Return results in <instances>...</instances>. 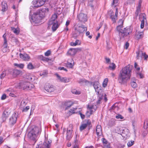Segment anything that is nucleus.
Instances as JSON below:
<instances>
[{"mask_svg":"<svg viewBox=\"0 0 148 148\" xmlns=\"http://www.w3.org/2000/svg\"><path fill=\"white\" fill-rule=\"evenodd\" d=\"M97 108V107L95 105L89 104L87 106L88 110L90 111L93 112H95Z\"/></svg>","mask_w":148,"mask_h":148,"instance_id":"19","label":"nucleus"},{"mask_svg":"<svg viewBox=\"0 0 148 148\" xmlns=\"http://www.w3.org/2000/svg\"><path fill=\"white\" fill-rule=\"evenodd\" d=\"M6 75V71H3L1 75L0 78L1 79L3 78Z\"/></svg>","mask_w":148,"mask_h":148,"instance_id":"47","label":"nucleus"},{"mask_svg":"<svg viewBox=\"0 0 148 148\" xmlns=\"http://www.w3.org/2000/svg\"><path fill=\"white\" fill-rule=\"evenodd\" d=\"M130 133L128 129L123 130L121 135L126 138H128L130 136Z\"/></svg>","mask_w":148,"mask_h":148,"instance_id":"22","label":"nucleus"},{"mask_svg":"<svg viewBox=\"0 0 148 148\" xmlns=\"http://www.w3.org/2000/svg\"><path fill=\"white\" fill-rule=\"evenodd\" d=\"M80 44V41L78 40H77L75 41V42H71V45L72 46H75L77 45H79Z\"/></svg>","mask_w":148,"mask_h":148,"instance_id":"36","label":"nucleus"},{"mask_svg":"<svg viewBox=\"0 0 148 148\" xmlns=\"http://www.w3.org/2000/svg\"><path fill=\"white\" fill-rule=\"evenodd\" d=\"M93 113V112L92 111L88 110V111L86 112V117L88 118L90 117V115H91Z\"/></svg>","mask_w":148,"mask_h":148,"instance_id":"44","label":"nucleus"},{"mask_svg":"<svg viewBox=\"0 0 148 148\" xmlns=\"http://www.w3.org/2000/svg\"><path fill=\"white\" fill-rule=\"evenodd\" d=\"M142 0H139V1L138 5V6L137 7L136 10L135 12V14L136 16H138V14L140 12L141 4L142 3Z\"/></svg>","mask_w":148,"mask_h":148,"instance_id":"24","label":"nucleus"},{"mask_svg":"<svg viewBox=\"0 0 148 148\" xmlns=\"http://www.w3.org/2000/svg\"><path fill=\"white\" fill-rule=\"evenodd\" d=\"M51 53V51L50 50H48L47 52L45 53V55L46 56H49L50 55Z\"/></svg>","mask_w":148,"mask_h":148,"instance_id":"52","label":"nucleus"},{"mask_svg":"<svg viewBox=\"0 0 148 148\" xmlns=\"http://www.w3.org/2000/svg\"><path fill=\"white\" fill-rule=\"evenodd\" d=\"M57 17V15L56 14H53L50 20L48 22V25L49 26L53 22H54V21H57L56 20Z\"/></svg>","mask_w":148,"mask_h":148,"instance_id":"21","label":"nucleus"},{"mask_svg":"<svg viewBox=\"0 0 148 148\" xmlns=\"http://www.w3.org/2000/svg\"><path fill=\"white\" fill-rule=\"evenodd\" d=\"M81 51V48H71L68 51V53L71 56H74L77 52Z\"/></svg>","mask_w":148,"mask_h":148,"instance_id":"14","label":"nucleus"},{"mask_svg":"<svg viewBox=\"0 0 148 148\" xmlns=\"http://www.w3.org/2000/svg\"><path fill=\"white\" fill-rule=\"evenodd\" d=\"M118 0H113L112 5H114V7L117 5V4L118 2Z\"/></svg>","mask_w":148,"mask_h":148,"instance_id":"53","label":"nucleus"},{"mask_svg":"<svg viewBox=\"0 0 148 148\" xmlns=\"http://www.w3.org/2000/svg\"><path fill=\"white\" fill-rule=\"evenodd\" d=\"M78 82L79 83H89V82L85 80V79H81L79 80L78 81Z\"/></svg>","mask_w":148,"mask_h":148,"instance_id":"50","label":"nucleus"},{"mask_svg":"<svg viewBox=\"0 0 148 148\" xmlns=\"http://www.w3.org/2000/svg\"><path fill=\"white\" fill-rule=\"evenodd\" d=\"M48 0H34L33 1V4L34 7L38 8L42 5Z\"/></svg>","mask_w":148,"mask_h":148,"instance_id":"7","label":"nucleus"},{"mask_svg":"<svg viewBox=\"0 0 148 148\" xmlns=\"http://www.w3.org/2000/svg\"><path fill=\"white\" fill-rule=\"evenodd\" d=\"M116 66L115 64L113 63H110L108 67V68L112 70H114L116 68Z\"/></svg>","mask_w":148,"mask_h":148,"instance_id":"34","label":"nucleus"},{"mask_svg":"<svg viewBox=\"0 0 148 148\" xmlns=\"http://www.w3.org/2000/svg\"><path fill=\"white\" fill-rule=\"evenodd\" d=\"M11 41L12 42H14L16 45H18V40L15 37H12Z\"/></svg>","mask_w":148,"mask_h":148,"instance_id":"41","label":"nucleus"},{"mask_svg":"<svg viewBox=\"0 0 148 148\" xmlns=\"http://www.w3.org/2000/svg\"><path fill=\"white\" fill-rule=\"evenodd\" d=\"M9 95L10 96H11L12 97H16V95H15L14 94L12 93H9Z\"/></svg>","mask_w":148,"mask_h":148,"instance_id":"60","label":"nucleus"},{"mask_svg":"<svg viewBox=\"0 0 148 148\" xmlns=\"http://www.w3.org/2000/svg\"><path fill=\"white\" fill-rule=\"evenodd\" d=\"M115 117L117 119H123L124 118L120 114H118L116 115L115 116Z\"/></svg>","mask_w":148,"mask_h":148,"instance_id":"49","label":"nucleus"},{"mask_svg":"<svg viewBox=\"0 0 148 148\" xmlns=\"http://www.w3.org/2000/svg\"><path fill=\"white\" fill-rule=\"evenodd\" d=\"M77 18L79 21L84 23L87 21V16L86 14L83 13H80L77 15Z\"/></svg>","mask_w":148,"mask_h":148,"instance_id":"10","label":"nucleus"},{"mask_svg":"<svg viewBox=\"0 0 148 148\" xmlns=\"http://www.w3.org/2000/svg\"><path fill=\"white\" fill-rule=\"evenodd\" d=\"M118 13V10L117 8H116V12L115 15H114V13L112 10H110L108 12V14L110 15L111 18L113 22H115V20L117 17Z\"/></svg>","mask_w":148,"mask_h":148,"instance_id":"9","label":"nucleus"},{"mask_svg":"<svg viewBox=\"0 0 148 148\" xmlns=\"http://www.w3.org/2000/svg\"><path fill=\"white\" fill-rule=\"evenodd\" d=\"M73 104V103L71 102H65L64 103V108L65 110H68Z\"/></svg>","mask_w":148,"mask_h":148,"instance_id":"25","label":"nucleus"},{"mask_svg":"<svg viewBox=\"0 0 148 148\" xmlns=\"http://www.w3.org/2000/svg\"><path fill=\"white\" fill-rule=\"evenodd\" d=\"M56 75L58 80L61 82L66 83L69 82L70 79L68 78L65 77H62L58 74H56Z\"/></svg>","mask_w":148,"mask_h":148,"instance_id":"17","label":"nucleus"},{"mask_svg":"<svg viewBox=\"0 0 148 148\" xmlns=\"http://www.w3.org/2000/svg\"><path fill=\"white\" fill-rule=\"evenodd\" d=\"M134 67L135 69L138 71H139L140 69V67H138L136 62H135L134 63Z\"/></svg>","mask_w":148,"mask_h":148,"instance_id":"55","label":"nucleus"},{"mask_svg":"<svg viewBox=\"0 0 148 148\" xmlns=\"http://www.w3.org/2000/svg\"><path fill=\"white\" fill-rule=\"evenodd\" d=\"M12 31L16 34H18L20 32V29L19 28L17 27L16 28L13 27L11 28Z\"/></svg>","mask_w":148,"mask_h":148,"instance_id":"33","label":"nucleus"},{"mask_svg":"<svg viewBox=\"0 0 148 148\" xmlns=\"http://www.w3.org/2000/svg\"><path fill=\"white\" fill-rule=\"evenodd\" d=\"M74 65V62L72 59H70L68 60L66 64L67 67L69 68H72Z\"/></svg>","mask_w":148,"mask_h":148,"instance_id":"26","label":"nucleus"},{"mask_svg":"<svg viewBox=\"0 0 148 148\" xmlns=\"http://www.w3.org/2000/svg\"><path fill=\"white\" fill-rule=\"evenodd\" d=\"M14 66L21 69H23L24 67V64H18L15 63L14 64Z\"/></svg>","mask_w":148,"mask_h":148,"instance_id":"39","label":"nucleus"},{"mask_svg":"<svg viewBox=\"0 0 148 148\" xmlns=\"http://www.w3.org/2000/svg\"><path fill=\"white\" fill-rule=\"evenodd\" d=\"M137 80L134 77L132 78L131 79V85L134 88H135L137 86Z\"/></svg>","mask_w":148,"mask_h":148,"instance_id":"27","label":"nucleus"},{"mask_svg":"<svg viewBox=\"0 0 148 148\" xmlns=\"http://www.w3.org/2000/svg\"><path fill=\"white\" fill-rule=\"evenodd\" d=\"M123 20L122 19H120L119 21V25H122L123 24Z\"/></svg>","mask_w":148,"mask_h":148,"instance_id":"62","label":"nucleus"},{"mask_svg":"<svg viewBox=\"0 0 148 148\" xmlns=\"http://www.w3.org/2000/svg\"><path fill=\"white\" fill-rule=\"evenodd\" d=\"M17 116V114L14 112L10 119L9 123L12 125L14 124L16 122Z\"/></svg>","mask_w":148,"mask_h":148,"instance_id":"13","label":"nucleus"},{"mask_svg":"<svg viewBox=\"0 0 148 148\" xmlns=\"http://www.w3.org/2000/svg\"><path fill=\"white\" fill-rule=\"evenodd\" d=\"M6 35L5 34L3 36V37L4 39V42L7 43V40L6 39Z\"/></svg>","mask_w":148,"mask_h":148,"instance_id":"56","label":"nucleus"},{"mask_svg":"<svg viewBox=\"0 0 148 148\" xmlns=\"http://www.w3.org/2000/svg\"><path fill=\"white\" fill-rule=\"evenodd\" d=\"M10 110L8 109H6L4 111L3 116L4 117H7L10 115Z\"/></svg>","mask_w":148,"mask_h":148,"instance_id":"31","label":"nucleus"},{"mask_svg":"<svg viewBox=\"0 0 148 148\" xmlns=\"http://www.w3.org/2000/svg\"><path fill=\"white\" fill-rule=\"evenodd\" d=\"M2 50L3 52L5 53L8 50V44L7 43L3 42V44L1 47Z\"/></svg>","mask_w":148,"mask_h":148,"instance_id":"29","label":"nucleus"},{"mask_svg":"<svg viewBox=\"0 0 148 148\" xmlns=\"http://www.w3.org/2000/svg\"><path fill=\"white\" fill-rule=\"evenodd\" d=\"M73 129V125L70 124L68 128L66 133V138L67 139L69 140L71 137Z\"/></svg>","mask_w":148,"mask_h":148,"instance_id":"12","label":"nucleus"},{"mask_svg":"<svg viewBox=\"0 0 148 148\" xmlns=\"http://www.w3.org/2000/svg\"><path fill=\"white\" fill-rule=\"evenodd\" d=\"M2 11L3 12L6 11L7 9V5L5 1H3L2 3Z\"/></svg>","mask_w":148,"mask_h":148,"instance_id":"32","label":"nucleus"},{"mask_svg":"<svg viewBox=\"0 0 148 148\" xmlns=\"http://www.w3.org/2000/svg\"><path fill=\"white\" fill-rule=\"evenodd\" d=\"M108 82V79L107 78H106L104 79L102 84L103 86L104 87H105L106 86Z\"/></svg>","mask_w":148,"mask_h":148,"instance_id":"42","label":"nucleus"},{"mask_svg":"<svg viewBox=\"0 0 148 148\" xmlns=\"http://www.w3.org/2000/svg\"><path fill=\"white\" fill-rule=\"evenodd\" d=\"M16 88L23 89L24 90H29L34 87V85L27 82H24L18 84L16 86Z\"/></svg>","mask_w":148,"mask_h":148,"instance_id":"4","label":"nucleus"},{"mask_svg":"<svg viewBox=\"0 0 148 148\" xmlns=\"http://www.w3.org/2000/svg\"><path fill=\"white\" fill-rule=\"evenodd\" d=\"M142 57H143L145 60H147L148 57V56L145 53H142Z\"/></svg>","mask_w":148,"mask_h":148,"instance_id":"54","label":"nucleus"},{"mask_svg":"<svg viewBox=\"0 0 148 148\" xmlns=\"http://www.w3.org/2000/svg\"><path fill=\"white\" fill-rule=\"evenodd\" d=\"M87 30V27L84 25H77L74 27V31L73 33V36L75 37H77L80 35H82Z\"/></svg>","mask_w":148,"mask_h":148,"instance_id":"3","label":"nucleus"},{"mask_svg":"<svg viewBox=\"0 0 148 148\" xmlns=\"http://www.w3.org/2000/svg\"><path fill=\"white\" fill-rule=\"evenodd\" d=\"M39 58L40 60L44 61L47 62L51 60V59H50L49 58L45 57L41 55L40 56Z\"/></svg>","mask_w":148,"mask_h":148,"instance_id":"38","label":"nucleus"},{"mask_svg":"<svg viewBox=\"0 0 148 148\" xmlns=\"http://www.w3.org/2000/svg\"><path fill=\"white\" fill-rule=\"evenodd\" d=\"M31 23L33 25H35L40 23L41 18L39 12H37L34 13L31 17Z\"/></svg>","mask_w":148,"mask_h":148,"instance_id":"5","label":"nucleus"},{"mask_svg":"<svg viewBox=\"0 0 148 148\" xmlns=\"http://www.w3.org/2000/svg\"><path fill=\"white\" fill-rule=\"evenodd\" d=\"M96 131L97 135L98 136H101L102 135V131L101 126L97 125L96 127Z\"/></svg>","mask_w":148,"mask_h":148,"instance_id":"18","label":"nucleus"},{"mask_svg":"<svg viewBox=\"0 0 148 148\" xmlns=\"http://www.w3.org/2000/svg\"><path fill=\"white\" fill-rule=\"evenodd\" d=\"M102 142L104 145L105 148H110L109 144H108L107 141L104 138H102Z\"/></svg>","mask_w":148,"mask_h":148,"instance_id":"35","label":"nucleus"},{"mask_svg":"<svg viewBox=\"0 0 148 148\" xmlns=\"http://www.w3.org/2000/svg\"><path fill=\"white\" fill-rule=\"evenodd\" d=\"M47 74V72L46 71H44L42 73H41L40 75V76H45Z\"/></svg>","mask_w":148,"mask_h":148,"instance_id":"58","label":"nucleus"},{"mask_svg":"<svg viewBox=\"0 0 148 148\" xmlns=\"http://www.w3.org/2000/svg\"><path fill=\"white\" fill-rule=\"evenodd\" d=\"M49 12V9L48 8H43L41 9L38 12H39V14H40V13L42 12L45 13L46 12Z\"/></svg>","mask_w":148,"mask_h":148,"instance_id":"37","label":"nucleus"},{"mask_svg":"<svg viewBox=\"0 0 148 148\" xmlns=\"http://www.w3.org/2000/svg\"><path fill=\"white\" fill-rule=\"evenodd\" d=\"M86 124L85 123L82 124L80 127V130L82 131L85 129L86 128Z\"/></svg>","mask_w":148,"mask_h":148,"instance_id":"43","label":"nucleus"},{"mask_svg":"<svg viewBox=\"0 0 148 148\" xmlns=\"http://www.w3.org/2000/svg\"><path fill=\"white\" fill-rule=\"evenodd\" d=\"M6 96L5 94H3L1 97V99L2 100H4L6 99Z\"/></svg>","mask_w":148,"mask_h":148,"instance_id":"61","label":"nucleus"},{"mask_svg":"<svg viewBox=\"0 0 148 148\" xmlns=\"http://www.w3.org/2000/svg\"><path fill=\"white\" fill-rule=\"evenodd\" d=\"M93 86L95 90V92H97V95H100L101 92L102 91L101 89L99 83L97 81L95 82L93 84Z\"/></svg>","mask_w":148,"mask_h":148,"instance_id":"8","label":"nucleus"},{"mask_svg":"<svg viewBox=\"0 0 148 148\" xmlns=\"http://www.w3.org/2000/svg\"><path fill=\"white\" fill-rule=\"evenodd\" d=\"M74 143H75V144L74 145L73 147V148H79L78 147L77 145V144H76V141H75L74 142Z\"/></svg>","mask_w":148,"mask_h":148,"instance_id":"64","label":"nucleus"},{"mask_svg":"<svg viewBox=\"0 0 148 148\" xmlns=\"http://www.w3.org/2000/svg\"><path fill=\"white\" fill-rule=\"evenodd\" d=\"M26 78L29 81L31 82H34V83L36 82L35 81V80H36L37 79V77H35L32 74H27L26 75Z\"/></svg>","mask_w":148,"mask_h":148,"instance_id":"15","label":"nucleus"},{"mask_svg":"<svg viewBox=\"0 0 148 148\" xmlns=\"http://www.w3.org/2000/svg\"><path fill=\"white\" fill-rule=\"evenodd\" d=\"M20 57L21 58L25 61H29L30 59V56L27 54H20Z\"/></svg>","mask_w":148,"mask_h":148,"instance_id":"23","label":"nucleus"},{"mask_svg":"<svg viewBox=\"0 0 148 148\" xmlns=\"http://www.w3.org/2000/svg\"><path fill=\"white\" fill-rule=\"evenodd\" d=\"M129 43L128 42H126L124 46V48L126 49H127L129 46Z\"/></svg>","mask_w":148,"mask_h":148,"instance_id":"59","label":"nucleus"},{"mask_svg":"<svg viewBox=\"0 0 148 148\" xmlns=\"http://www.w3.org/2000/svg\"><path fill=\"white\" fill-rule=\"evenodd\" d=\"M132 66L128 65L122 69L119 73L118 80L121 84L126 83L129 79L131 75Z\"/></svg>","mask_w":148,"mask_h":148,"instance_id":"1","label":"nucleus"},{"mask_svg":"<svg viewBox=\"0 0 148 148\" xmlns=\"http://www.w3.org/2000/svg\"><path fill=\"white\" fill-rule=\"evenodd\" d=\"M71 92L73 93L76 95H79L80 94V92L77 91L75 89H73L72 90Z\"/></svg>","mask_w":148,"mask_h":148,"instance_id":"46","label":"nucleus"},{"mask_svg":"<svg viewBox=\"0 0 148 148\" xmlns=\"http://www.w3.org/2000/svg\"><path fill=\"white\" fill-rule=\"evenodd\" d=\"M144 128L145 129L148 127V121L147 120L145 121L143 126Z\"/></svg>","mask_w":148,"mask_h":148,"instance_id":"48","label":"nucleus"},{"mask_svg":"<svg viewBox=\"0 0 148 148\" xmlns=\"http://www.w3.org/2000/svg\"><path fill=\"white\" fill-rule=\"evenodd\" d=\"M51 25H52V29L53 32L55 31L59 26L58 24V21H54V22H53Z\"/></svg>","mask_w":148,"mask_h":148,"instance_id":"28","label":"nucleus"},{"mask_svg":"<svg viewBox=\"0 0 148 148\" xmlns=\"http://www.w3.org/2000/svg\"><path fill=\"white\" fill-rule=\"evenodd\" d=\"M41 132V130L40 128L34 126L28 133V137L30 140H33L35 143L36 141L37 136Z\"/></svg>","mask_w":148,"mask_h":148,"instance_id":"2","label":"nucleus"},{"mask_svg":"<svg viewBox=\"0 0 148 148\" xmlns=\"http://www.w3.org/2000/svg\"><path fill=\"white\" fill-rule=\"evenodd\" d=\"M51 143V141H48L47 143L46 142H44L42 145V148H50Z\"/></svg>","mask_w":148,"mask_h":148,"instance_id":"30","label":"nucleus"},{"mask_svg":"<svg viewBox=\"0 0 148 148\" xmlns=\"http://www.w3.org/2000/svg\"><path fill=\"white\" fill-rule=\"evenodd\" d=\"M58 69L61 70H63L66 71H67V70L66 68H64V67H59Z\"/></svg>","mask_w":148,"mask_h":148,"instance_id":"63","label":"nucleus"},{"mask_svg":"<svg viewBox=\"0 0 148 148\" xmlns=\"http://www.w3.org/2000/svg\"><path fill=\"white\" fill-rule=\"evenodd\" d=\"M29 109V106H27L24 108L23 110V112H26Z\"/></svg>","mask_w":148,"mask_h":148,"instance_id":"57","label":"nucleus"},{"mask_svg":"<svg viewBox=\"0 0 148 148\" xmlns=\"http://www.w3.org/2000/svg\"><path fill=\"white\" fill-rule=\"evenodd\" d=\"M143 32H138L136 34V37L138 38L139 39L141 38L142 36H143Z\"/></svg>","mask_w":148,"mask_h":148,"instance_id":"40","label":"nucleus"},{"mask_svg":"<svg viewBox=\"0 0 148 148\" xmlns=\"http://www.w3.org/2000/svg\"><path fill=\"white\" fill-rule=\"evenodd\" d=\"M117 30L120 32V35L123 37L127 36L129 34L128 30L125 28H123L122 25H119L117 27Z\"/></svg>","mask_w":148,"mask_h":148,"instance_id":"6","label":"nucleus"},{"mask_svg":"<svg viewBox=\"0 0 148 148\" xmlns=\"http://www.w3.org/2000/svg\"><path fill=\"white\" fill-rule=\"evenodd\" d=\"M8 70L10 72H11L12 71V75L14 77H16L19 75L22 72L21 71L16 69L13 70L11 69H9Z\"/></svg>","mask_w":148,"mask_h":148,"instance_id":"20","label":"nucleus"},{"mask_svg":"<svg viewBox=\"0 0 148 148\" xmlns=\"http://www.w3.org/2000/svg\"><path fill=\"white\" fill-rule=\"evenodd\" d=\"M27 68L28 69H32L34 68V67L31 63H29L27 66Z\"/></svg>","mask_w":148,"mask_h":148,"instance_id":"45","label":"nucleus"},{"mask_svg":"<svg viewBox=\"0 0 148 148\" xmlns=\"http://www.w3.org/2000/svg\"><path fill=\"white\" fill-rule=\"evenodd\" d=\"M139 19L141 21L140 27L143 29L144 27V22L146 21L145 14H140L139 15Z\"/></svg>","mask_w":148,"mask_h":148,"instance_id":"11","label":"nucleus"},{"mask_svg":"<svg viewBox=\"0 0 148 148\" xmlns=\"http://www.w3.org/2000/svg\"><path fill=\"white\" fill-rule=\"evenodd\" d=\"M134 143V141L133 140H131L127 143V146L128 147H131Z\"/></svg>","mask_w":148,"mask_h":148,"instance_id":"51","label":"nucleus"},{"mask_svg":"<svg viewBox=\"0 0 148 148\" xmlns=\"http://www.w3.org/2000/svg\"><path fill=\"white\" fill-rule=\"evenodd\" d=\"M45 90L49 92H51L55 90V87L52 85L47 84L45 85Z\"/></svg>","mask_w":148,"mask_h":148,"instance_id":"16","label":"nucleus"}]
</instances>
